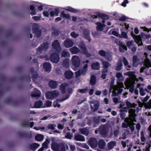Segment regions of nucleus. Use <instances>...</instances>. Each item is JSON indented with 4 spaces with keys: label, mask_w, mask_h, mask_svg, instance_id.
<instances>
[{
    "label": "nucleus",
    "mask_w": 151,
    "mask_h": 151,
    "mask_svg": "<svg viewBox=\"0 0 151 151\" xmlns=\"http://www.w3.org/2000/svg\"><path fill=\"white\" fill-rule=\"evenodd\" d=\"M73 75V73L70 71H67L65 73V78L68 79L71 78Z\"/></svg>",
    "instance_id": "nucleus-25"
},
{
    "label": "nucleus",
    "mask_w": 151,
    "mask_h": 151,
    "mask_svg": "<svg viewBox=\"0 0 151 151\" xmlns=\"http://www.w3.org/2000/svg\"><path fill=\"white\" fill-rule=\"evenodd\" d=\"M122 61L121 59H120L118 61L116 66V69L118 71H119L122 69Z\"/></svg>",
    "instance_id": "nucleus-29"
},
{
    "label": "nucleus",
    "mask_w": 151,
    "mask_h": 151,
    "mask_svg": "<svg viewBox=\"0 0 151 151\" xmlns=\"http://www.w3.org/2000/svg\"><path fill=\"white\" fill-rule=\"evenodd\" d=\"M139 92L140 95L142 96H144L145 95V93L144 92V90L142 88H140Z\"/></svg>",
    "instance_id": "nucleus-56"
},
{
    "label": "nucleus",
    "mask_w": 151,
    "mask_h": 151,
    "mask_svg": "<svg viewBox=\"0 0 151 151\" xmlns=\"http://www.w3.org/2000/svg\"><path fill=\"white\" fill-rule=\"evenodd\" d=\"M96 24L97 25L96 27L97 30L98 31H101L103 30V27H105V25L102 24L101 22H96Z\"/></svg>",
    "instance_id": "nucleus-28"
},
{
    "label": "nucleus",
    "mask_w": 151,
    "mask_h": 151,
    "mask_svg": "<svg viewBox=\"0 0 151 151\" xmlns=\"http://www.w3.org/2000/svg\"><path fill=\"white\" fill-rule=\"evenodd\" d=\"M65 9L67 11H69L73 13H76L78 12V11L76 9H74L70 7H67Z\"/></svg>",
    "instance_id": "nucleus-43"
},
{
    "label": "nucleus",
    "mask_w": 151,
    "mask_h": 151,
    "mask_svg": "<svg viewBox=\"0 0 151 151\" xmlns=\"http://www.w3.org/2000/svg\"><path fill=\"white\" fill-rule=\"evenodd\" d=\"M79 34L76 33L75 32H73L70 33V35L71 37L74 38H76L79 36Z\"/></svg>",
    "instance_id": "nucleus-54"
},
{
    "label": "nucleus",
    "mask_w": 151,
    "mask_h": 151,
    "mask_svg": "<svg viewBox=\"0 0 151 151\" xmlns=\"http://www.w3.org/2000/svg\"><path fill=\"white\" fill-rule=\"evenodd\" d=\"M90 82L91 84L92 85H95L96 82V80L95 76L94 75H92L91 76Z\"/></svg>",
    "instance_id": "nucleus-37"
},
{
    "label": "nucleus",
    "mask_w": 151,
    "mask_h": 151,
    "mask_svg": "<svg viewBox=\"0 0 151 151\" xmlns=\"http://www.w3.org/2000/svg\"><path fill=\"white\" fill-rule=\"evenodd\" d=\"M39 25L37 24H33L32 29L35 32L37 37H39L41 34V32L39 29Z\"/></svg>",
    "instance_id": "nucleus-9"
},
{
    "label": "nucleus",
    "mask_w": 151,
    "mask_h": 151,
    "mask_svg": "<svg viewBox=\"0 0 151 151\" xmlns=\"http://www.w3.org/2000/svg\"><path fill=\"white\" fill-rule=\"evenodd\" d=\"M52 47L53 48L59 51L61 50V48L60 46L58 40H55L52 44Z\"/></svg>",
    "instance_id": "nucleus-15"
},
{
    "label": "nucleus",
    "mask_w": 151,
    "mask_h": 151,
    "mask_svg": "<svg viewBox=\"0 0 151 151\" xmlns=\"http://www.w3.org/2000/svg\"><path fill=\"white\" fill-rule=\"evenodd\" d=\"M79 131L81 134L86 136H87L89 133L88 129L86 128L80 129H79Z\"/></svg>",
    "instance_id": "nucleus-27"
},
{
    "label": "nucleus",
    "mask_w": 151,
    "mask_h": 151,
    "mask_svg": "<svg viewBox=\"0 0 151 151\" xmlns=\"http://www.w3.org/2000/svg\"><path fill=\"white\" fill-rule=\"evenodd\" d=\"M122 37L124 39H127L128 38L127 33L124 32H122L121 33Z\"/></svg>",
    "instance_id": "nucleus-52"
},
{
    "label": "nucleus",
    "mask_w": 151,
    "mask_h": 151,
    "mask_svg": "<svg viewBox=\"0 0 151 151\" xmlns=\"http://www.w3.org/2000/svg\"><path fill=\"white\" fill-rule=\"evenodd\" d=\"M32 19L36 21H37L40 20V17L39 16H34L32 17Z\"/></svg>",
    "instance_id": "nucleus-61"
},
{
    "label": "nucleus",
    "mask_w": 151,
    "mask_h": 151,
    "mask_svg": "<svg viewBox=\"0 0 151 151\" xmlns=\"http://www.w3.org/2000/svg\"><path fill=\"white\" fill-rule=\"evenodd\" d=\"M35 106L37 108L45 107V106H42V103L40 101L36 102L35 104Z\"/></svg>",
    "instance_id": "nucleus-33"
},
{
    "label": "nucleus",
    "mask_w": 151,
    "mask_h": 151,
    "mask_svg": "<svg viewBox=\"0 0 151 151\" xmlns=\"http://www.w3.org/2000/svg\"><path fill=\"white\" fill-rule=\"evenodd\" d=\"M102 65L104 68H107L111 66L110 64L106 61H102Z\"/></svg>",
    "instance_id": "nucleus-45"
},
{
    "label": "nucleus",
    "mask_w": 151,
    "mask_h": 151,
    "mask_svg": "<svg viewBox=\"0 0 151 151\" xmlns=\"http://www.w3.org/2000/svg\"><path fill=\"white\" fill-rule=\"evenodd\" d=\"M119 46V50L121 52H124L125 50H127V47L124 42L121 44Z\"/></svg>",
    "instance_id": "nucleus-32"
},
{
    "label": "nucleus",
    "mask_w": 151,
    "mask_h": 151,
    "mask_svg": "<svg viewBox=\"0 0 151 151\" xmlns=\"http://www.w3.org/2000/svg\"><path fill=\"white\" fill-rule=\"evenodd\" d=\"M58 82L56 81L51 80L49 82V86L52 88H56L58 85Z\"/></svg>",
    "instance_id": "nucleus-18"
},
{
    "label": "nucleus",
    "mask_w": 151,
    "mask_h": 151,
    "mask_svg": "<svg viewBox=\"0 0 151 151\" xmlns=\"http://www.w3.org/2000/svg\"><path fill=\"white\" fill-rule=\"evenodd\" d=\"M88 65L87 64H85L83 68L81 70V73L83 75H85L86 71H87Z\"/></svg>",
    "instance_id": "nucleus-39"
},
{
    "label": "nucleus",
    "mask_w": 151,
    "mask_h": 151,
    "mask_svg": "<svg viewBox=\"0 0 151 151\" xmlns=\"http://www.w3.org/2000/svg\"><path fill=\"white\" fill-rule=\"evenodd\" d=\"M34 129L36 130H41V131L43 130H44L45 129V128L44 127H34Z\"/></svg>",
    "instance_id": "nucleus-55"
},
{
    "label": "nucleus",
    "mask_w": 151,
    "mask_h": 151,
    "mask_svg": "<svg viewBox=\"0 0 151 151\" xmlns=\"http://www.w3.org/2000/svg\"><path fill=\"white\" fill-rule=\"evenodd\" d=\"M88 89L87 87L83 89H80L78 90L77 91L81 93H85L88 91Z\"/></svg>",
    "instance_id": "nucleus-40"
},
{
    "label": "nucleus",
    "mask_w": 151,
    "mask_h": 151,
    "mask_svg": "<svg viewBox=\"0 0 151 151\" xmlns=\"http://www.w3.org/2000/svg\"><path fill=\"white\" fill-rule=\"evenodd\" d=\"M40 146L39 144L36 143H32L30 145V147L31 149L35 150Z\"/></svg>",
    "instance_id": "nucleus-38"
},
{
    "label": "nucleus",
    "mask_w": 151,
    "mask_h": 151,
    "mask_svg": "<svg viewBox=\"0 0 151 151\" xmlns=\"http://www.w3.org/2000/svg\"><path fill=\"white\" fill-rule=\"evenodd\" d=\"M50 143V141L48 139H46L45 141L42 144V147L44 148H46L48 147V145Z\"/></svg>",
    "instance_id": "nucleus-44"
},
{
    "label": "nucleus",
    "mask_w": 151,
    "mask_h": 151,
    "mask_svg": "<svg viewBox=\"0 0 151 151\" xmlns=\"http://www.w3.org/2000/svg\"><path fill=\"white\" fill-rule=\"evenodd\" d=\"M53 95V99L58 96L59 95V93L57 90H54L52 91Z\"/></svg>",
    "instance_id": "nucleus-47"
},
{
    "label": "nucleus",
    "mask_w": 151,
    "mask_h": 151,
    "mask_svg": "<svg viewBox=\"0 0 151 151\" xmlns=\"http://www.w3.org/2000/svg\"><path fill=\"white\" fill-rule=\"evenodd\" d=\"M52 102L50 101H47L46 102L45 105L44 106L46 107H50L52 105Z\"/></svg>",
    "instance_id": "nucleus-51"
},
{
    "label": "nucleus",
    "mask_w": 151,
    "mask_h": 151,
    "mask_svg": "<svg viewBox=\"0 0 151 151\" xmlns=\"http://www.w3.org/2000/svg\"><path fill=\"white\" fill-rule=\"evenodd\" d=\"M128 3L129 2L127 0H124L122 3V5L123 6L125 7L126 6V4H128Z\"/></svg>",
    "instance_id": "nucleus-63"
},
{
    "label": "nucleus",
    "mask_w": 151,
    "mask_h": 151,
    "mask_svg": "<svg viewBox=\"0 0 151 151\" xmlns=\"http://www.w3.org/2000/svg\"><path fill=\"white\" fill-rule=\"evenodd\" d=\"M99 54L102 56H105L106 53L103 50H100L99 52Z\"/></svg>",
    "instance_id": "nucleus-53"
},
{
    "label": "nucleus",
    "mask_w": 151,
    "mask_h": 151,
    "mask_svg": "<svg viewBox=\"0 0 151 151\" xmlns=\"http://www.w3.org/2000/svg\"><path fill=\"white\" fill-rule=\"evenodd\" d=\"M60 12L59 10L58 9H56L55 11H52L50 12V14L51 16L53 17L55 15L58 16Z\"/></svg>",
    "instance_id": "nucleus-34"
},
{
    "label": "nucleus",
    "mask_w": 151,
    "mask_h": 151,
    "mask_svg": "<svg viewBox=\"0 0 151 151\" xmlns=\"http://www.w3.org/2000/svg\"><path fill=\"white\" fill-rule=\"evenodd\" d=\"M59 59L58 55L57 53L52 54L51 56L50 60L53 62L57 63L59 61Z\"/></svg>",
    "instance_id": "nucleus-12"
},
{
    "label": "nucleus",
    "mask_w": 151,
    "mask_h": 151,
    "mask_svg": "<svg viewBox=\"0 0 151 151\" xmlns=\"http://www.w3.org/2000/svg\"><path fill=\"white\" fill-rule=\"evenodd\" d=\"M90 104L91 109L94 111H96L98 109L99 105V103L98 101L93 100L90 101Z\"/></svg>",
    "instance_id": "nucleus-6"
},
{
    "label": "nucleus",
    "mask_w": 151,
    "mask_h": 151,
    "mask_svg": "<svg viewBox=\"0 0 151 151\" xmlns=\"http://www.w3.org/2000/svg\"><path fill=\"white\" fill-rule=\"evenodd\" d=\"M34 89V93L32 94L31 96L33 97L40 96L41 94L40 91L37 89Z\"/></svg>",
    "instance_id": "nucleus-31"
},
{
    "label": "nucleus",
    "mask_w": 151,
    "mask_h": 151,
    "mask_svg": "<svg viewBox=\"0 0 151 151\" xmlns=\"http://www.w3.org/2000/svg\"><path fill=\"white\" fill-rule=\"evenodd\" d=\"M69 97V96H68L65 99H57L53 103V105L54 107L55 108L57 107H60V104H58V102H62L66 100Z\"/></svg>",
    "instance_id": "nucleus-16"
},
{
    "label": "nucleus",
    "mask_w": 151,
    "mask_h": 151,
    "mask_svg": "<svg viewBox=\"0 0 151 151\" xmlns=\"http://www.w3.org/2000/svg\"><path fill=\"white\" fill-rule=\"evenodd\" d=\"M135 72L134 71L129 72L127 73L129 77L127 78L125 82V84L127 88L129 89V91L131 93H133L134 91V86L133 84L135 81H137L138 79L136 78Z\"/></svg>",
    "instance_id": "nucleus-1"
},
{
    "label": "nucleus",
    "mask_w": 151,
    "mask_h": 151,
    "mask_svg": "<svg viewBox=\"0 0 151 151\" xmlns=\"http://www.w3.org/2000/svg\"><path fill=\"white\" fill-rule=\"evenodd\" d=\"M135 110L134 109H129V117L125 119L126 123H123L122 124V126L124 128H127L129 125L132 124L133 122H135Z\"/></svg>",
    "instance_id": "nucleus-2"
},
{
    "label": "nucleus",
    "mask_w": 151,
    "mask_h": 151,
    "mask_svg": "<svg viewBox=\"0 0 151 151\" xmlns=\"http://www.w3.org/2000/svg\"><path fill=\"white\" fill-rule=\"evenodd\" d=\"M75 74L76 77H79L81 74V70H78V71L75 72Z\"/></svg>",
    "instance_id": "nucleus-58"
},
{
    "label": "nucleus",
    "mask_w": 151,
    "mask_h": 151,
    "mask_svg": "<svg viewBox=\"0 0 151 151\" xmlns=\"http://www.w3.org/2000/svg\"><path fill=\"white\" fill-rule=\"evenodd\" d=\"M46 96L47 98L48 99H53L52 92L48 91L46 93Z\"/></svg>",
    "instance_id": "nucleus-36"
},
{
    "label": "nucleus",
    "mask_w": 151,
    "mask_h": 151,
    "mask_svg": "<svg viewBox=\"0 0 151 151\" xmlns=\"http://www.w3.org/2000/svg\"><path fill=\"white\" fill-rule=\"evenodd\" d=\"M106 143L104 140H101L99 141V146L100 148L101 149H103Z\"/></svg>",
    "instance_id": "nucleus-35"
},
{
    "label": "nucleus",
    "mask_w": 151,
    "mask_h": 151,
    "mask_svg": "<svg viewBox=\"0 0 151 151\" xmlns=\"http://www.w3.org/2000/svg\"><path fill=\"white\" fill-rule=\"evenodd\" d=\"M43 67L45 70L47 72H49L51 69L50 64L47 63H45L43 65Z\"/></svg>",
    "instance_id": "nucleus-30"
},
{
    "label": "nucleus",
    "mask_w": 151,
    "mask_h": 151,
    "mask_svg": "<svg viewBox=\"0 0 151 151\" xmlns=\"http://www.w3.org/2000/svg\"><path fill=\"white\" fill-rule=\"evenodd\" d=\"M139 64V60L136 56H134L133 57V65L134 67H137Z\"/></svg>",
    "instance_id": "nucleus-21"
},
{
    "label": "nucleus",
    "mask_w": 151,
    "mask_h": 151,
    "mask_svg": "<svg viewBox=\"0 0 151 151\" xmlns=\"http://www.w3.org/2000/svg\"><path fill=\"white\" fill-rule=\"evenodd\" d=\"M116 141H111L107 144L108 148L109 150L112 149L116 145Z\"/></svg>",
    "instance_id": "nucleus-24"
},
{
    "label": "nucleus",
    "mask_w": 151,
    "mask_h": 151,
    "mask_svg": "<svg viewBox=\"0 0 151 151\" xmlns=\"http://www.w3.org/2000/svg\"><path fill=\"white\" fill-rule=\"evenodd\" d=\"M98 131L103 137H105L107 136L109 132V129L107 127L104 126H101L99 128Z\"/></svg>",
    "instance_id": "nucleus-5"
},
{
    "label": "nucleus",
    "mask_w": 151,
    "mask_h": 151,
    "mask_svg": "<svg viewBox=\"0 0 151 151\" xmlns=\"http://www.w3.org/2000/svg\"><path fill=\"white\" fill-rule=\"evenodd\" d=\"M79 49L76 47H73L70 49V51L72 53L76 54L80 51Z\"/></svg>",
    "instance_id": "nucleus-26"
},
{
    "label": "nucleus",
    "mask_w": 151,
    "mask_h": 151,
    "mask_svg": "<svg viewBox=\"0 0 151 151\" xmlns=\"http://www.w3.org/2000/svg\"><path fill=\"white\" fill-rule=\"evenodd\" d=\"M75 139L76 140L78 141H84L85 140L84 137L80 134L75 135Z\"/></svg>",
    "instance_id": "nucleus-23"
},
{
    "label": "nucleus",
    "mask_w": 151,
    "mask_h": 151,
    "mask_svg": "<svg viewBox=\"0 0 151 151\" xmlns=\"http://www.w3.org/2000/svg\"><path fill=\"white\" fill-rule=\"evenodd\" d=\"M51 147L54 151H65V148L63 145L57 143L52 144Z\"/></svg>",
    "instance_id": "nucleus-3"
},
{
    "label": "nucleus",
    "mask_w": 151,
    "mask_h": 151,
    "mask_svg": "<svg viewBox=\"0 0 151 151\" xmlns=\"http://www.w3.org/2000/svg\"><path fill=\"white\" fill-rule=\"evenodd\" d=\"M56 126V125L55 124H49L48 125L47 127L48 129L53 130L55 129Z\"/></svg>",
    "instance_id": "nucleus-49"
},
{
    "label": "nucleus",
    "mask_w": 151,
    "mask_h": 151,
    "mask_svg": "<svg viewBox=\"0 0 151 151\" xmlns=\"http://www.w3.org/2000/svg\"><path fill=\"white\" fill-rule=\"evenodd\" d=\"M71 61L73 66L77 68L79 66L80 60L78 56L76 55L73 56L72 58Z\"/></svg>",
    "instance_id": "nucleus-7"
},
{
    "label": "nucleus",
    "mask_w": 151,
    "mask_h": 151,
    "mask_svg": "<svg viewBox=\"0 0 151 151\" xmlns=\"http://www.w3.org/2000/svg\"><path fill=\"white\" fill-rule=\"evenodd\" d=\"M67 83H65L62 84L60 86V88L62 90L63 93L64 92L65 88L67 86Z\"/></svg>",
    "instance_id": "nucleus-50"
},
{
    "label": "nucleus",
    "mask_w": 151,
    "mask_h": 151,
    "mask_svg": "<svg viewBox=\"0 0 151 151\" xmlns=\"http://www.w3.org/2000/svg\"><path fill=\"white\" fill-rule=\"evenodd\" d=\"M48 43L42 44L41 46L38 48L37 52L39 53L45 51L48 48Z\"/></svg>",
    "instance_id": "nucleus-11"
},
{
    "label": "nucleus",
    "mask_w": 151,
    "mask_h": 151,
    "mask_svg": "<svg viewBox=\"0 0 151 151\" xmlns=\"http://www.w3.org/2000/svg\"><path fill=\"white\" fill-rule=\"evenodd\" d=\"M116 76L117 78V85L119 86L121 85L122 86V87H123L124 85L123 83L121 82V81H123L124 80V78L122 74L120 72L116 74Z\"/></svg>",
    "instance_id": "nucleus-8"
},
{
    "label": "nucleus",
    "mask_w": 151,
    "mask_h": 151,
    "mask_svg": "<svg viewBox=\"0 0 151 151\" xmlns=\"http://www.w3.org/2000/svg\"><path fill=\"white\" fill-rule=\"evenodd\" d=\"M70 55V54L68 52L63 51L62 52V56L63 57H68Z\"/></svg>",
    "instance_id": "nucleus-48"
},
{
    "label": "nucleus",
    "mask_w": 151,
    "mask_h": 151,
    "mask_svg": "<svg viewBox=\"0 0 151 151\" xmlns=\"http://www.w3.org/2000/svg\"><path fill=\"white\" fill-rule=\"evenodd\" d=\"M60 16L61 17H63L67 19L69 18L70 17V15L69 14H65L64 11H63L61 12Z\"/></svg>",
    "instance_id": "nucleus-46"
},
{
    "label": "nucleus",
    "mask_w": 151,
    "mask_h": 151,
    "mask_svg": "<svg viewBox=\"0 0 151 151\" xmlns=\"http://www.w3.org/2000/svg\"><path fill=\"white\" fill-rule=\"evenodd\" d=\"M131 35H132V36L134 38V34L132 32V33ZM134 39H135V41L136 43L138 45H142V40L140 37L135 36Z\"/></svg>",
    "instance_id": "nucleus-20"
},
{
    "label": "nucleus",
    "mask_w": 151,
    "mask_h": 151,
    "mask_svg": "<svg viewBox=\"0 0 151 151\" xmlns=\"http://www.w3.org/2000/svg\"><path fill=\"white\" fill-rule=\"evenodd\" d=\"M133 122H133L132 124L129 125V128L130 129L131 131L132 132H133L134 130V127L133 125L135 124Z\"/></svg>",
    "instance_id": "nucleus-57"
},
{
    "label": "nucleus",
    "mask_w": 151,
    "mask_h": 151,
    "mask_svg": "<svg viewBox=\"0 0 151 151\" xmlns=\"http://www.w3.org/2000/svg\"><path fill=\"white\" fill-rule=\"evenodd\" d=\"M83 35L84 37L88 40L89 42H90L91 39L89 36L90 33L89 31L86 29L83 30Z\"/></svg>",
    "instance_id": "nucleus-17"
},
{
    "label": "nucleus",
    "mask_w": 151,
    "mask_h": 151,
    "mask_svg": "<svg viewBox=\"0 0 151 151\" xmlns=\"http://www.w3.org/2000/svg\"><path fill=\"white\" fill-rule=\"evenodd\" d=\"M74 44L73 42L71 40L68 39L64 42V45L66 47H70L72 46Z\"/></svg>",
    "instance_id": "nucleus-13"
},
{
    "label": "nucleus",
    "mask_w": 151,
    "mask_h": 151,
    "mask_svg": "<svg viewBox=\"0 0 151 151\" xmlns=\"http://www.w3.org/2000/svg\"><path fill=\"white\" fill-rule=\"evenodd\" d=\"M133 41H128L126 43V45L128 47H130L132 45Z\"/></svg>",
    "instance_id": "nucleus-60"
},
{
    "label": "nucleus",
    "mask_w": 151,
    "mask_h": 151,
    "mask_svg": "<svg viewBox=\"0 0 151 151\" xmlns=\"http://www.w3.org/2000/svg\"><path fill=\"white\" fill-rule=\"evenodd\" d=\"M73 137V136L70 134V133L69 132L67 133L66 134V135L65 136V137L70 139H71L72 137Z\"/></svg>",
    "instance_id": "nucleus-59"
},
{
    "label": "nucleus",
    "mask_w": 151,
    "mask_h": 151,
    "mask_svg": "<svg viewBox=\"0 0 151 151\" xmlns=\"http://www.w3.org/2000/svg\"><path fill=\"white\" fill-rule=\"evenodd\" d=\"M144 55L145 57V60L144 65L145 66V67L149 68V67H151V64L150 62L149 59L147 58L148 54L146 52H145Z\"/></svg>",
    "instance_id": "nucleus-14"
},
{
    "label": "nucleus",
    "mask_w": 151,
    "mask_h": 151,
    "mask_svg": "<svg viewBox=\"0 0 151 151\" xmlns=\"http://www.w3.org/2000/svg\"><path fill=\"white\" fill-rule=\"evenodd\" d=\"M126 105L128 108H130L133 107V105L130 102L128 101H127L126 102Z\"/></svg>",
    "instance_id": "nucleus-64"
},
{
    "label": "nucleus",
    "mask_w": 151,
    "mask_h": 151,
    "mask_svg": "<svg viewBox=\"0 0 151 151\" xmlns=\"http://www.w3.org/2000/svg\"><path fill=\"white\" fill-rule=\"evenodd\" d=\"M35 139L38 141H41L43 139V136L40 134H38L35 137Z\"/></svg>",
    "instance_id": "nucleus-42"
},
{
    "label": "nucleus",
    "mask_w": 151,
    "mask_h": 151,
    "mask_svg": "<svg viewBox=\"0 0 151 151\" xmlns=\"http://www.w3.org/2000/svg\"><path fill=\"white\" fill-rule=\"evenodd\" d=\"M89 145L92 148L96 147L98 144V142L96 139L94 138H90L88 141Z\"/></svg>",
    "instance_id": "nucleus-10"
},
{
    "label": "nucleus",
    "mask_w": 151,
    "mask_h": 151,
    "mask_svg": "<svg viewBox=\"0 0 151 151\" xmlns=\"http://www.w3.org/2000/svg\"><path fill=\"white\" fill-rule=\"evenodd\" d=\"M124 87V86L122 87V86H119L118 85L114 86L113 88V90L112 91L113 93L112 94V96H116L118 95L119 94L121 93L122 91V88Z\"/></svg>",
    "instance_id": "nucleus-4"
},
{
    "label": "nucleus",
    "mask_w": 151,
    "mask_h": 151,
    "mask_svg": "<svg viewBox=\"0 0 151 151\" xmlns=\"http://www.w3.org/2000/svg\"><path fill=\"white\" fill-rule=\"evenodd\" d=\"M91 66L92 69L93 70H99L100 67V63L98 62L93 63Z\"/></svg>",
    "instance_id": "nucleus-22"
},
{
    "label": "nucleus",
    "mask_w": 151,
    "mask_h": 151,
    "mask_svg": "<svg viewBox=\"0 0 151 151\" xmlns=\"http://www.w3.org/2000/svg\"><path fill=\"white\" fill-rule=\"evenodd\" d=\"M79 47L81 49L83 53H86L87 49L85 44L83 41L81 42L80 43L79 45Z\"/></svg>",
    "instance_id": "nucleus-19"
},
{
    "label": "nucleus",
    "mask_w": 151,
    "mask_h": 151,
    "mask_svg": "<svg viewBox=\"0 0 151 151\" xmlns=\"http://www.w3.org/2000/svg\"><path fill=\"white\" fill-rule=\"evenodd\" d=\"M124 64L125 65H127L128 64V61L125 58H123Z\"/></svg>",
    "instance_id": "nucleus-62"
},
{
    "label": "nucleus",
    "mask_w": 151,
    "mask_h": 151,
    "mask_svg": "<svg viewBox=\"0 0 151 151\" xmlns=\"http://www.w3.org/2000/svg\"><path fill=\"white\" fill-rule=\"evenodd\" d=\"M97 15L99 17L106 19H108L109 18L108 15L101 13H98Z\"/></svg>",
    "instance_id": "nucleus-41"
}]
</instances>
